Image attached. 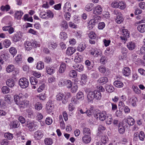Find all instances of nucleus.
<instances>
[{"label":"nucleus","mask_w":145,"mask_h":145,"mask_svg":"<svg viewBox=\"0 0 145 145\" xmlns=\"http://www.w3.org/2000/svg\"><path fill=\"white\" fill-rule=\"evenodd\" d=\"M2 92L4 93H7L10 91L9 88L7 86H3L2 88Z\"/></svg>","instance_id":"8fccbe9b"},{"label":"nucleus","mask_w":145,"mask_h":145,"mask_svg":"<svg viewBox=\"0 0 145 145\" xmlns=\"http://www.w3.org/2000/svg\"><path fill=\"white\" fill-rule=\"evenodd\" d=\"M78 98L76 97H74L72 98L71 102L72 103L74 104H77L79 103V102L78 101Z\"/></svg>","instance_id":"0e129e2a"},{"label":"nucleus","mask_w":145,"mask_h":145,"mask_svg":"<svg viewBox=\"0 0 145 145\" xmlns=\"http://www.w3.org/2000/svg\"><path fill=\"white\" fill-rule=\"evenodd\" d=\"M19 96L15 95L14 97V100L17 105H18L20 108H25L29 105V102L27 100H23L21 94H19Z\"/></svg>","instance_id":"f257e3e1"},{"label":"nucleus","mask_w":145,"mask_h":145,"mask_svg":"<svg viewBox=\"0 0 145 145\" xmlns=\"http://www.w3.org/2000/svg\"><path fill=\"white\" fill-rule=\"evenodd\" d=\"M123 18L121 16H118L116 18V22L118 24H121L123 21Z\"/></svg>","instance_id":"ea45409f"},{"label":"nucleus","mask_w":145,"mask_h":145,"mask_svg":"<svg viewBox=\"0 0 145 145\" xmlns=\"http://www.w3.org/2000/svg\"><path fill=\"white\" fill-rule=\"evenodd\" d=\"M42 105L39 102L36 103L35 105V108L37 110H40L42 108Z\"/></svg>","instance_id":"c03bdc74"},{"label":"nucleus","mask_w":145,"mask_h":145,"mask_svg":"<svg viewBox=\"0 0 145 145\" xmlns=\"http://www.w3.org/2000/svg\"><path fill=\"white\" fill-rule=\"evenodd\" d=\"M99 119L102 121L104 120L106 118V112L105 111H103L98 113Z\"/></svg>","instance_id":"4468645a"},{"label":"nucleus","mask_w":145,"mask_h":145,"mask_svg":"<svg viewBox=\"0 0 145 145\" xmlns=\"http://www.w3.org/2000/svg\"><path fill=\"white\" fill-rule=\"evenodd\" d=\"M66 80L63 78H61L60 79L58 85L60 87L64 86L65 85V81Z\"/></svg>","instance_id":"bf43d9fd"},{"label":"nucleus","mask_w":145,"mask_h":145,"mask_svg":"<svg viewBox=\"0 0 145 145\" xmlns=\"http://www.w3.org/2000/svg\"><path fill=\"white\" fill-rule=\"evenodd\" d=\"M73 67L76 70L79 72H81L83 70V66L81 64H76L73 66Z\"/></svg>","instance_id":"dca6fc26"},{"label":"nucleus","mask_w":145,"mask_h":145,"mask_svg":"<svg viewBox=\"0 0 145 145\" xmlns=\"http://www.w3.org/2000/svg\"><path fill=\"white\" fill-rule=\"evenodd\" d=\"M0 9L2 11L6 10L7 11L10 9V7L8 5H6L5 6L2 5L1 6Z\"/></svg>","instance_id":"72a5a7b5"},{"label":"nucleus","mask_w":145,"mask_h":145,"mask_svg":"<svg viewBox=\"0 0 145 145\" xmlns=\"http://www.w3.org/2000/svg\"><path fill=\"white\" fill-rule=\"evenodd\" d=\"M36 119L39 121L43 118V116L41 113L40 112H38L37 113V116H36Z\"/></svg>","instance_id":"4d7b16f0"},{"label":"nucleus","mask_w":145,"mask_h":145,"mask_svg":"<svg viewBox=\"0 0 145 145\" xmlns=\"http://www.w3.org/2000/svg\"><path fill=\"white\" fill-rule=\"evenodd\" d=\"M24 13L21 11H16L14 14V17L18 20L21 19Z\"/></svg>","instance_id":"6ab92c4d"},{"label":"nucleus","mask_w":145,"mask_h":145,"mask_svg":"<svg viewBox=\"0 0 145 145\" xmlns=\"http://www.w3.org/2000/svg\"><path fill=\"white\" fill-rule=\"evenodd\" d=\"M82 141L85 143H89L91 140V138L90 135H84L82 138Z\"/></svg>","instance_id":"2eb2a0df"},{"label":"nucleus","mask_w":145,"mask_h":145,"mask_svg":"<svg viewBox=\"0 0 145 145\" xmlns=\"http://www.w3.org/2000/svg\"><path fill=\"white\" fill-rule=\"evenodd\" d=\"M4 136L9 140L12 139L13 137V134L9 133H5L4 134Z\"/></svg>","instance_id":"603ef678"},{"label":"nucleus","mask_w":145,"mask_h":145,"mask_svg":"<svg viewBox=\"0 0 145 145\" xmlns=\"http://www.w3.org/2000/svg\"><path fill=\"white\" fill-rule=\"evenodd\" d=\"M139 24L137 26L138 30L141 33H144L145 32V22H140Z\"/></svg>","instance_id":"423d86ee"},{"label":"nucleus","mask_w":145,"mask_h":145,"mask_svg":"<svg viewBox=\"0 0 145 145\" xmlns=\"http://www.w3.org/2000/svg\"><path fill=\"white\" fill-rule=\"evenodd\" d=\"M86 48L85 45L84 44H80L78 47V50L80 52H82Z\"/></svg>","instance_id":"864d4df0"},{"label":"nucleus","mask_w":145,"mask_h":145,"mask_svg":"<svg viewBox=\"0 0 145 145\" xmlns=\"http://www.w3.org/2000/svg\"><path fill=\"white\" fill-rule=\"evenodd\" d=\"M93 4L92 3H88L86 6L85 9L87 11H91L92 10V7L93 6Z\"/></svg>","instance_id":"13d9d810"},{"label":"nucleus","mask_w":145,"mask_h":145,"mask_svg":"<svg viewBox=\"0 0 145 145\" xmlns=\"http://www.w3.org/2000/svg\"><path fill=\"white\" fill-rule=\"evenodd\" d=\"M24 46L25 50L29 51L32 49L33 45L32 43L29 41H26L24 43Z\"/></svg>","instance_id":"9d476101"},{"label":"nucleus","mask_w":145,"mask_h":145,"mask_svg":"<svg viewBox=\"0 0 145 145\" xmlns=\"http://www.w3.org/2000/svg\"><path fill=\"white\" fill-rule=\"evenodd\" d=\"M66 68V64L64 63H62L60 65L59 72L61 73H63L65 71Z\"/></svg>","instance_id":"4be33fe9"},{"label":"nucleus","mask_w":145,"mask_h":145,"mask_svg":"<svg viewBox=\"0 0 145 145\" xmlns=\"http://www.w3.org/2000/svg\"><path fill=\"white\" fill-rule=\"evenodd\" d=\"M64 97L65 95L63 93H59L56 96L57 100L58 101H61L63 104H65L67 102L68 100L67 99H66L65 97Z\"/></svg>","instance_id":"20e7f679"},{"label":"nucleus","mask_w":145,"mask_h":145,"mask_svg":"<svg viewBox=\"0 0 145 145\" xmlns=\"http://www.w3.org/2000/svg\"><path fill=\"white\" fill-rule=\"evenodd\" d=\"M46 72L48 74L51 75L55 72V70L50 67H46Z\"/></svg>","instance_id":"c85d7f7f"},{"label":"nucleus","mask_w":145,"mask_h":145,"mask_svg":"<svg viewBox=\"0 0 145 145\" xmlns=\"http://www.w3.org/2000/svg\"><path fill=\"white\" fill-rule=\"evenodd\" d=\"M7 85L10 87H13L15 85L14 80L12 78H9L6 82Z\"/></svg>","instance_id":"aec40b11"},{"label":"nucleus","mask_w":145,"mask_h":145,"mask_svg":"<svg viewBox=\"0 0 145 145\" xmlns=\"http://www.w3.org/2000/svg\"><path fill=\"white\" fill-rule=\"evenodd\" d=\"M76 51L74 48L72 47H69L68 48L66 51V54L69 56H71L72 54Z\"/></svg>","instance_id":"a211bd4d"},{"label":"nucleus","mask_w":145,"mask_h":145,"mask_svg":"<svg viewBox=\"0 0 145 145\" xmlns=\"http://www.w3.org/2000/svg\"><path fill=\"white\" fill-rule=\"evenodd\" d=\"M48 45L49 46V47L50 48L51 47L52 48L54 49L57 47V44L56 43L49 42H48Z\"/></svg>","instance_id":"a18cd8bd"},{"label":"nucleus","mask_w":145,"mask_h":145,"mask_svg":"<svg viewBox=\"0 0 145 145\" xmlns=\"http://www.w3.org/2000/svg\"><path fill=\"white\" fill-rule=\"evenodd\" d=\"M14 69V67L13 65H9L6 68L7 71L10 72L13 71Z\"/></svg>","instance_id":"09e8293b"},{"label":"nucleus","mask_w":145,"mask_h":145,"mask_svg":"<svg viewBox=\"0 0 145 145\" xmlns=\"http://www.w3.org/2000/svg\"><path fill=\"white\" fill-rule=\"evenodd\" d=\"M67 37V33L65 32H62L60 33V38L62 39L65 40Z\"/></svg>","instance_id":"3c124183"},{"label":"nucleus","mask_w":145,"mask_h":145,"mask_svg":"<svg viewBox=\"0 0 145 145\" xmlns=\"http://www.w3.org/2000/svg\"><path fill=\"white\" fill-rule=\"evenodd\" d=\"M6 58L5 54H1L0 55V64H2L3 63V60H5Z\"/></svg>","instance_id":"338daca9"},{"label":"nucleus","mask_w":145,"mask_h":145,"mask_svg":"<svg viewBox=\"0 0 145 145\" xmlns=\"http://www.w3.org/2000/svg\"><path fill=\"white\" fill-rule=\"evenodd\" d=\"M124 120L126 123L130 126L133 125L135 123L134 119L130 116H129L126 118L124 119Z\"/></svg>","instance_id":"0eeeda50"},{"label":"nucleus","mask_w":145,"mask_h":145,"mask_svg":"<svg viewBox=\"0 0 145 145\" xmlns=\"http://www.w3.org/2000/svg\"><path fill=\"white\" fill-rule=\"evenodd\" d=\"M34 137L37 140L40 139L43 136L42 132L40 130H38L34 133Z\"/></svg>","instance_id":"ddd939ff"},{"label":"nucleus","mask_w":145,"mask_h":145,"mask_svg":"<svg viewBox=\"0 0 145 145\" xmlns=\"http://www.w3.org/2000/svg\"><path fill=\"white\" fill-rule=\"evenodd\" d=\"M44 142L45 144L47 145H50L53 143L52 140L50 138H46L44 140Z\"/></svg>","instance_id":"e433bc0d"},{"label":"nucleus","mask_w":145,"mask_h":145,"mask_svg":"<svg viewBox=\"0 0 145 145\" xmlns=\"http://www.w3.org/2000/svg\"><path fill=\"white\" fill-rule=\"evenodd\" d=\"M105 88L106 91L108 92H112L114 90V88L113 86L110 85H106Z\"/></svg>","instance_id":"c756f323"},{"label":"nucleus","mask_w":145,"mask_h":145,"mask_svg":"<svg viewBox=\"0 0 145 145\" xmlns=\"http://www.w3.org/2000/svg\"><path fill=\"white\" fill-rule=\"evenodd\" d=\"M19 84L22 88H25L29 86V82L26 78L23 77L19 79Z\"/></svg>","instance_id":"7ed1b4c3"},{"label":"nucleus","mask_w":145,"mask_h":145,"mask_svg":"<svg viewBox=\"0 0 145 145\" xmlns=\"http://www.w3.org/2000/svg\"><path fill=\"white\" fill-rule=\"evenodd\" d=\"M9 52L14 57L17 53V50L14 47H11L9 49Z\"/></svg>","instance_id":"58836bf2"},{"label":"nucleus","mask_w":145,"mask_h":145,"mask_svg":"<svg viewBox=\"0 0 145 145\" xmlns=\"http://www.w3.org/2000/svg\"><path fill=\"white\" fill-rule=\"evenodd\" d=\"M127 47L130 50H133L135 49V44L132 42H128L127 44Z\"/></svg>","instance_id":"393cba45"},{"label":"nucleus","mask_w":145,"mask_h":145,"mask_svg":"<svg viewBox=\"0 0 145 145\" xmlns=\"http://www.w3.org/2000/svg\"><path fill=\"white\" fill-rule=\"evenodd\" d=\"M129 33L128 30L126 29L122 30V36H120V38L122 40H125L129 37Z\"/></svg>","instance_id":"6e6552de"},{"label":"nucleus","mask_w":145,"mask_h":145,"mask_svg":"<svg viewBox=\"0 0 145 145\" xmlns=\"http://www.w3.org/2000/svg\"><path fill=\"white\" fill-rule=\"evenodd\" d=\"M69 75L70 77L72 78H76L77 76V74L75 71L72 70L69 72Z\"/></svg>","instance_id":"7c9ffc66"},{"label":"nucleus","mask_w":145,"mask_h":145,"mask_svg":"<svg viewBox=\"0 0 145 145\" xmlns=\"http://www.w3.org/2000/svg\"><path fill=\"white\" fill-rule=\"evenodd\" d=\"M132 88L134 92L137 94H140L141 93V91L139 89L138 87L135 85L132 86Z\"/></svg>","instance_id":"a878e982"},{"label":"nucleus","mask_w":145,"mask_h":145,"mask_svg":"<svg viewBox=\"0 0 145 145\" xmlns=\"http://www.w3.org/2000/svg\"><path fill=\"white\" fill-rule=\"evenodd\" d=\"M18 123V122L17 121H14L11 122L10 124V128L12 129L17 128L19 126Z\"/></svg>","instance_id":"5701e85b"},{"label":"nucleus","mask_w":145,"mask_h":145,"mask_svg":"<svg viewBox=\"0 0 145 145\" xmlns=\"http://www.w3.org/2000/svg\"><path fill=\"white\" fill-rule=\"evenodd\" d=\"M145 137V135L143 132L141 131L140 133L138 134V138L141 141L144 140Z\"/></svg>","instance_id":"680f3d73"},{"label":"nucleus","mask_w":145,"mask_h":145,"mask_svg":"<svg viewBox=\"0 0 145 145\" xmlns=\"http://www.w3.org/2000/svg\"><path fill=\"white\" fill-rule=\"evenodd\" d=\"M123 73L125 76H128L131 73L130 69L127 67H124L123 70Z\"/></svg>","instance_id":"412c9836"},{"label":"nucleus","mask_w":145,"mask_h":145,"mask_svg":"<svg viewBox=\"0 0 145 145\" xmlns=\"http://www.w3.org/2000/svg\"><path fill=\"white\" fill-rule=\"evenodd\" d=\"M83 133L85 135H90L91 133V131L89 128L87 127H85L83 129Z\"/></svg>","instance_id":"2f4dec72"},{"label":"nucleus","mask_w":145,"mask_h":145,"mask_svg":"<svg viewBox=\"0 0 145 145\" xmlns=\"http://www.w3.org/2000/svg\"><path fill=\"white\" fill-rule=\"evenodd\" d=\"M114 85L116 87L118 88H122L123 85L122 82L118 80L115 81L114 83Z\"/></svg>","instance_id":"bb28decb"},{"label":"nucleus","mask_w":145,"mask_h":145,"mask_svg":"<svg viewBox=\"0 0 145 145\" xmlns=\"http://www.w3.org/2000/svg\"><path fill=\"white\" fill-rule=\"evenodd\" d=\"M94 94V98L97 100H100L102 97V95L100 91L98 90H95L93 91Z\"/></svg>","instance_id":"9b49d317"},{"label":"nucleus","mask_w":145,"mask_h":145,"mask_svg":"<svg viewBox=\"0 0 145 145\" xmlns=\"http://www.w3.org/2000/svg\"><path fill=\"white\" fill-rule=\"evenodd\" d=\"M40 17L43 19H48L49 18H52L54 17L53 13L50 10L41 12L39 14Z\"/></svg>","instance_id":"f03ea898"},{"label":"nucleus","mask_w":145,"mask_h":145,"mask_svg":"<svg viewBox=\"0 0 145 145\" xmlns=\"http://www.w3.org/2000/svg\"><path fill=\"white\" fill-rule=\"evenodd\" d=\"M94 52L95 53V56L97 57L99 56H101L102 54V52L100 50H98L97 49H95L94 50Z\"/></svg>","instance_id":"6e6d98bb"},{"label":"nucleus","mask_w":145,"mask_h":145,"mask_svg":"<svg viewBox=\"0 0 145 145\" xmlns=\"http://www.w3.org/2000/svg\"><path fill=\"white\" fill-rule=\"evenodd\" d=\"M53 109L52 106L49 104H47L46 105V109L48 113L52 112Z\"/></svg>","instance_id":"37998d69"},{"label":"nucleus","mask_w":145,"mask_h":145,"mask_svg":"<svg viewBox=\"0 0 145 145\" xmlns=\"http://www.w3.org/2000/svg\"><path fill=\"white\" fill-rule=\"evenodd\" d=\"M99 71L101 73H104L106 71L105 68L104 66L101 65L98 68Z\"/></svg>","instance_id":"e2e57ef3"},{"label":"nucleus","mask_w":145,"mask_h":145,"mask_svg":"<svg viewBox=\"0 0 145 145\" xmlns=\"http://www.w3.org/2000/svg\"><path fill=\"white\" fill-rule=\"evenodd\" d=\"M3 44L5 48H7L10 45L11 42L9 40L6 39L3 41Z\"/></svg>","instance_id":"4c0bfd02"},{"label":"nucleus","mask_w":145,"mask_h":145,"mask_svg":"<svg viewBox=\"0 0 145 145\" xmlns=\"http://www.w3.org/2000/svg\"><path fill=\"white\" fill-rule=\"evenodd\" d=\"M64 11L65 12H69L71 10L70 3L69 2L66 3L63 7Z\"/></svg>","instance_id":"f3484780"},{"label":"nucleus","mask_w":145,"mask_h":145,"mask_svg":"<svg viewBox=\"0 0 145 145\" xmlns=\"http://www.w3.org/2000/svg\"><path fill=\"white\" fill-rule=\"evenodd\" d=\"M26 126L31 131H33L36 129L35 125L34 122L27 121Z\"/></svg>","instance_id":"39448f33"},{"label":"nucleus","mask_w":145,"mask_h":145,"mask_svg":"<svg viewBox=\"0 0 145 145\" xmlns=\"http://www.w3.org/2000/svg\"><path fill=\"white\" fill-rule=\"evenodd\" d=\"M87 100L88 101L91 102L94 99V94L93 92L89 90L88 91L87 95Z\"/></svg>","instance_id":"f8f14e48"},{"label":"nucleus","mask_w":145,"mask_h":145,"mask_svg":"<svg viewBox=\"0 0 145 145\" xmlns=\"http://www.w3.org/2000/svg\"><path fill=\"white\" fill-rule=\"evenodd\" d=\"M44 63L42 61L39 62L37 64V68L39 70H41L44 68Z\"/></svg>","instance_id":"f704fd0d"},{"label":"nucleus","mask_w":145,"mask_h":145,"mask_svg":"<svg viewBox=\"0 0 145 145\" xmlns=\"http://www.w3.org/2000/svg\"><path fill=\"white\" fill-rule=\"evenodd\" d=\"M61 25L65 29H66L68 27L67 23L65 21H63L62 22Z\"/></svg>","instance_id":"774afa93"},{"label":"nucleus","mask_w":145,"mask_h":145,"mask_svg":"<svg viewBox=\"0 0 145 145\" xmlns=\"http://www.w3.org/2000/svg\"><path fill=\"white\" fill-rule=\"evenodd\" d=\"M108 140V137L107 136L104 135L102 136L101 141L103 144H106Z\"/></svg>","instance_id":"052dcab7"},{"label":"nucleus","mask_w":145,"mask_h":145,"mask_svg":"<svg viewBox=\"0 0 145 145\" xmlns=\"http://www.w3.org/2000/svg\"><path fill=\"white\" fill-rule=\"evenodd\" d=\"M78 87L77 85L76 84H74L72 86L71 88V91L72 93L76 92L78 89Z\"/></svg>","instance_id":"69168bd1"},{"label":"nucleus","mask_w":145,"mask_h":145,"mask_svg":"<svg viewBox=\"0 0 145 145\" xmlns=\"http://www.w3.org/2000/svg\"><path fill=\"white\" fill-rule=\"evenodd\" d=\"M65 86H67V87L69 88H70L72 86V82L69 80H66L65 81Z\"/></svg>","instance_id":"5fc2aeb1"},{"label":"nucleus","mask_w":145,"mask_h":145,"mask_svg":"<svg viewBox=\"0 0 145 145\" xmlns=\"http://www.w3.org/2000/svg\"><path fill=\"white\" fill-rule=\"evenodd\" d=\"M106 121L107 124H110L112 121V116L111 114H108L107 118H106Z\"/></svg>","instance_id":"cd10ccee"},{"label":"nucleus","mask_w":145,"mask_h":145,"mask_svg":"<svg viewBox=\"0 0 145 145\" xmlns=\"http://www.w3.org/2000/svg\"><path fill=\"white\" fill-rule=\"evenodd\" d=\"M30 81L31 84L33 85H36L38 82L37 79L33 76L30 78Z\"/></svg>","instance_id":"473e14b6"},{"label":"nucleus","mask_w":145,"mask_h":145,"mask_svg":"<svg viewBox=\"0 0 145 145\" xmlns=\"http://www.w3.org/2000/svg\"><path fill=\"white\" fill-rule=\"evenodd\" d=\"M76 97L79 99H81L82 100L84 99V95L82 92L79 91L77 93Z\"/></svg>","instance_id":"a19ab883"},{"label":"nucleus","mask_w":145,"mask_h":145,"mask_svg":"<svg viewBox=\"0 0 145 145\" xmlns=\"http://www.w3.org/2000/svg\"><path fill=\"white\" fill-rule=\"evenodd\" d=\"M13 40L15 42H17L19 41L21 39L20 37L18 34L14 35L13 37Z\"/></svg>","instance_id":"79ce46f5"},{"label":"nucleus","mask_w":145,"mask_h":145,"mask_svg":"<svg viewBox=\"0 0 145 145\" xmlns=\"http://www.w3.org/2000/svg\"><path fill=\"white\" fill-rule=\"evenodd\" d=\"M118 7L121 9H123L126 7V5L125 2L121 1L120 2L118 3Z\"/></svg>","instance_id":"49530a36"},{"label":"nucleus","mask_w":145,"mask_h":145,"mask_svg":"<svg viewBox=\"0 0 145 145\" xmlns=\"http://www.w3.org/2000/svg\"><path fill=\"white\" fill-rule=\"evenodd\" d=\"M108 79L106 77H103L100 78L97 82L99 83H103L105 84L108 81Z\"/></svg>","instance_id":"b1692460"},{"label":"nucleus","mask_w":145,"mask_h":145,"mask_svg":"<svg viewBox=\"0 0 145 145\" xmlns=\"http://www.w3.org/2000/svg\"><path fill=\"white\" fill-rule=\"evenodd\" d=\"M102 10L103 8L101 6L98 5L95 7L93 11V13L95 14H100L101 13Z\"/></svg>","instance_id":"1a4fd4ad"},{"label":"nucleus","mask_w":145,"mask_h":145,"mask_svg":"<svg viewBox=\"0 0 145 145\" xmlns=\"http://www.w3.org/2000/svg\"><path fill=\"white\" fill-rule=\"evenodd\" d=\"M87 79V76L84 74L82 75L81 78V81L83 84H84L86 82Z\"/></svg>","instance_id":"de8ad7c7"},{"label":"nucleus","mask_w":145,"mask_h":145,"mask_svg":"<svg viewBox=\"0 0 145 145\" xmlns=\"http://www.w3.org/2000/svg\"><path fill=\"white\" fill-rule=\"evenodd\" d=\"M118 130L120 134H123L125 132L124 127L123 126H121L120 124L119 123L118 125Z\"/></svg>","instance_id":"c9c22d12"}]
</instances>
